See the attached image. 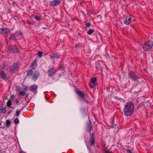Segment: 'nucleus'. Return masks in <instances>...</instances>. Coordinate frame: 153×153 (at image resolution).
<instances>
[{"instance_id":"nucleus-38","label":"nucleus","mask_w":153,"mask_h":153,"mask_svg":"<svg viewBox=\"0 0 153 153\" xmlns=\"http://www.w3.org/2000/svg\"><path fill=\"white\" fill-rule=\"evenodd\" d=\"M19 153H25L24 151H21Z\"/></svg>"},{"instance_id":"nucleus-16","label":"nucleus","mask_w":153,"mask_h":153,"mask_svg":"<svg viewBox=\"0 0 153 153\" xmlns=\"http://www.w3.org/2000/svg\"><path fill=\"white\" fill-rule=\"evenodd\" d=\"M51 58L53 59H54L56 58H59V56L57 55H55L53 53H52L50 55Z\"/></svg>"},{"instance_id":"nucleus-24","label":"nucleus","mask_w":153,"mask_h":153,"mask_svg":"<svg viewBox=\"0 0 153 153\" xmlns=\"http://www.w3.org/2000/svg\"><path fill=\"white\" fill-rule=\"evenodd\" d=\"M33 73V71L31 70H30L27 72V75L28 76H30L32 75Z\"/></svg>"},{"instance_id":"nucleus-5","label":"nucleus","mask_w":153,"mask_h":153,"mask_svg":"<svg viewBox=\"0 0 153 153\" xmlns=\"http://www.w3.org/2000/svg\"><path fill=\"white\" fill-rule=\"evenodd\" d=\"M95 135V133L94 132H92L91 134V139L90 140V145L91 146H94L95 145V139L94 138V136Z\"/></svg>"},{"instance_id":"nucleus-9","label":"nucleus","mask_w":153,"mask_h":153,"mask_svg":"<svg viewBox=\"0 0 153 153\" xmlns=\"http://www.w3.org/2000/svg\"><path fill=\"white\" fill-rule=\"evenodd\" d=\"M49 3L51 6H56L60 3V1L59 0H54L51 1Z\"/></svg>"},{"instance_id":"nucleus-40","label":"nucleus","mask_w":153,"mask_h":153,"mask_svg":"<svg viewBox=\"0 0 153 153\" xmlns=\"http://www.w3.org/2000/svg\"><path fill=\"white\" fill-rule=\"evenodd\" d=\"M27 22L28 23H29V22L28 21Z\"/></svg>"},{"instance_id":"nucleus-19","label":"nucleus","mask_w":153,"mask_h":153,"mask_svg":"<svg viewBox=\"0 0 153 153\" xmlns=\"http://www.w3.org/2000/svg\"><path fill=\"white\" fill-rule=\"evenodd\" d=\"M10 120H7L6 121V125L7 127H9L10 125Z\"/></svg>"},{"instance_id":"nucleus-2","label":"nucleus","mask_w":153,"mask_h":153,"mask_svg":"<svg viewBox=\"0 0 153 153\" xmlns=\"http://www.w3.org/2000/svg\"><path fill=\"white\" fill-rule=\"evenodd\" d=\"M153 45V42L151 41H149L145 43L144 45H143V50L146 51L149 47H152Z\"/></svg>"},{"instance_id":"nucleus-32","label":"nucleus","mask_w":153,"mask_h":153,"mask_svg":"<svg viewBox=\"0 0 153 153\" xmlns=\"http://www.w3.org/2000/svg\"><path fill=\"white\" fill-rule=\"evenodd\" d=\"M91 25V23L90 22H88L86 24V26L87 27H90Z\"/></svg>"},{"instance_id":"nucleus-23","label":"nucleus","mask_w":153,"mask_h":153,"mask_svg":"<svg viewBox=\"0 0 153 153\" xmlns=\"http://www.w3.org/2000/svg\"><path fill=\"white\" fill-rule=\"evenodd\" d=\"M34 18L37 21H39L41 20V17L38 16H36L34 17Z\"/></svg>"},{"instance_id":"nucleus-11","label":"nucleus","mask_w":153,"mask_h":153,"mask_svg":"<svg viewBox=\"0 0 153 153\" xmlns=\"http://www.w3.org/2000/svg\"><path fill=\"white\" fill-rule=\"evenodd\" d=\"M9 49L10 50V51L13 52H18V50L15 45H13L10 46L9 47Z\"/></svg>"},{"instance_id":"nucleus-1","label":"nucleus","mask_w":153,"mask_h":153,"mask_svg":"<svg viewBox=\"0 0 153 153\" xmlns=\"http://www.w3.org/2000/svg\"><path fill=\"white\" fill-rule=\"evenodd\" d=\"M134 106L131 102L127 103L124 108V112L126 116H131L134 113Z\"/></svg>"},{"instance_id":"nucleus-22","label":"nucleus","mask_w":153,"mask_h":153,"mask_svg":"<svg viewBox=\"0 0 153 153\" xmlns=\"http://www.w3.org/2000/svg\"><path fill=\"white\" fill-rule=\"evenodd\" d=\"M94 32V30L92 29H90L87 32V34L89 35H91Z\"/></svg>"},{"instance_id":"nucleus-21","label":"nucleus","mask_w":153,"mask_h":153,"mask_svg":"<svg viewBox=\"0 0 153 153\" xmlns=\"http://www.w3.org/2000/svg\"><path fill=\"white\" fill-rule=\"evenodd\" d=\"M96 82L97 78L96 77H94L91 78V82L95 84Z\"/></svg>"},{"instance_id":"nucleus-10","label":"nucleus","mask_w":153,"mask_h":153,"mask_svg":"<svg viewBox=\"0 0 153 153\" xmlns=\"http://www.w3.org/2000/svg\"><path fill=\"white\" fill-rule=\"evenodd\" d=\"M87 129L88 131L89 132L90 135H91V131L92 130V126H91V123L90 121L87 123Z\"/></svg>"},{"instance_id":"nucleus-8","label":"nucleus","mask_w":153,"mask_h":153,"mask_svg":"<svg viewBox=\"0 0 153 153\" xmlns=\"http://www.w3.org/2000/svg\"><path fill=\"white\" fill-rule=\"evenodd\" d=\"M38 86L36 85H31L30 88V90L33 93L36 94V93Z\"/></svg>"},{"instance_id":"nucleus-4","label":"nucleus","mask_w":153,"mask_h":153,"mask_svg":"<svg viewBox=\"0 0 153 153\" xmlns=\"http://www.w3.org/2000/svg\"><path fill=\"white\" fill-rule=\"evenodd\" d=\"M19 66L18 63H14L11 67L10 69V72L11 73L14 72L16 70L18 69Z\"/></svg>"},{"instance_id":"nucleus-14","label":"nucleus","mask_w":153,"mask_h":153,"mask_svg":"<svg viewBox=\"0 0 153 153\" xmlns=\"http://www.w3.org/2000/svg\"><path fill=\"white\" fill-rule=\"evenodd\" d=\"M16 40L20 39L22 38V34L20 32H17L15 33Z\"/></svg>"},{"instance_id":"nucleus-6","label":"nucleus","mask_w":153,"mask_h":153,"mask_svg":"<svg viewBox=\"0 0 153 153\" xmlns=\"http://www.w3.org/2000/svg\"><path fill=\"white\" fill-rule=\"evenodd\" d=\"M129 76L131 79L134 81H137L139 79L133 72H131L130 73Z\"/></svg>"},{"instance_id":"nucleus-33","label":"nucleus","mask_w":153,"mask_h":153,"mask_svg":"<svg viewBox=\"0 0 153 153\" xmlns=\"http://www.w3.org/2000/svg\"><path fill=\"white\" fill-rule=\"evenodd\" d=\"M4 34L3 32L2 29H0V34Z\"/></svg>"},{"instance_id":"nucleus-3","label":"nucleus","mask_w":153,"mask_h":153,"mask_svg":"<svg viewBox=\"0 0 153 153\" xmlns=\"http://www.w3.org/2000/svg\"><path fill=\"white\" fill-rule=\"evenodd\" d=\"M76 93L80 97V100L81 102H84L86 99H85V97L84 94L80 90H77Z\"/></svg>"},{"instance_id":"nucleus-34","label":"nucleus","mask_w":153,"mask_h":153,"mask_svg":"<svg viewBox=\"0 0 153 153\" xmlns=\"http://www.w3.org/2000/svg\"><path fill=\"white\" fill-rule=\"evenodd\" d=\"M126 151L128 153H132L128 149H127L126 150Z\"/></svg>"},{"instance_id":"nucleus-25","label":"nucleus","mask_w":153,"mask_h":153,"mask_svg":"<svg viewBox=\"0 0 153 153\" xmlns=\"http://www.w3.org/2000/svg\"><path fill=\"white\" fill-rule=\"evenodd\" d=\"M89 85L91 88H93L95 85V84L91 82L89 83Z\"/></svg>"},{"instance_id":"nucleus-35","label":"nucleus","mask_w":153,"mask_h":153,"mask_svg":"<svg viewBox=\"0 0 153 153\" xmlns=\"http://www.w3.org/2000/svg\"><path fill=\"white\" fill-rule=\"evenodd\" d=\"M84 102H85L87 104L88 103H89V102L86 99V100H85Z\"/></svg>"},{"instance_id":"nucleus-41","label":"nucleus","mask_w":153,"mask_h":153,"mask_svg":"<svg viewBox=\"0 0 153 153\" xmlns=\"http://www.w3.org/2000/svg\"><path fill=\"white\" fill-rule=\"evenodd\" d=\"M123 0V1H125V0Z\"/></svg>"},{"instance_id":"nucleus-29","label":"nucleus","mask_w":153,"mask_h":153,"mask_svg":"<svg viewBox=\"0 0 153 153\" xmlns=\"http://www.w3.org/2000/svg\"><path fill=\"white\" fill-rule=\"evenodd\" d=\"M0 110L1 111V112L3 113H5L6 112V109L5 108L1 109Z\"/></svg>"},{"instance_id":"nucleus-18","label":"nucleus","mask_w":153,"mask_h":153,"mask_svg":"<svg viewBox=\"0 0 153 153\" xmlns=\"http://www.w3.org/2000/svg\"><path fill=\"white\" fill-rule=\"evenodd\" d=\"M15 36V33H13L10 35L9 39L11 40H16Z\"/></svg>"},{"instance_id":"nucleus-37","label":"nucleus","mask_w":153,"mask_h":153,"mask_svg":"<svg viewBox=\"0 0 153 153\" xmlns=\"http://www.w3.org/2000/svg\"><path fill=\"white\" fill-rule=\"evenodd\" d=\"M105 153H112L109 151H107L105 152Z\"/></svg>"},{"instance_id":"nucleus-27","label":"nucleus","mask_w":153,"mask_h":153,"mask_svg":"<svg viewBox=\"0 0 153 153\" xmlns=\"http://www.w3.org/2000/svg\"><path fill=\"white\" fill-rule=\"evenodd\" d=\"M25 92L22 91H20L19 92V95L22 96H23L25 94Z\"/></svg>"},{"instance_id":"nucleus-15","label":"nucleus","mask_w":153,"mask_h":153,"mask_svg":"<svg viewBox=\"0 0 153 153\" xmlns=\"http://www.w3.org/2000/svg\"><path fill=\"white\" fill-rule=\"evenodd\" d=\"M37 66V61L36 60H35L32 63L31 65V68L32 69H34Z\"/></svg>"},{"instance_id":"nucleus-39","label":"nucleus","mask_w":153,"mask_h":153,"mask_svg":"<svg viewBox=\"0 0 153 153\" xmlns=\"http://www.w3.org/2000/svg\"><path fill=\"white\" fill-rule=\"evenodd\" d=\"M114 125H112L111 126V127H112V128H113V127H114Z\"/></svg>"},{"instance_id":"nucleus-26","label":"nucleus","mask_w":153,"mask_h":153,"mask_svg":"<svg viewBox=\"0 0 153 153\" xmlns=\"http://www.w3.org/2000/svg\"><path fill=\"white\" fill-rule=\"evenodd\" d=\"M14 122L16 124H17L19 123V120L18 118H16L14 120Z\"/></svg>"},{"instance_id":"nucleus-7","label":"nucleus","mask_w":153,"mask_h":153,"mask_svg":"<svg viewBox=\"0 0 153 153\" xmlns=\"http://www.w3.org/2000/svg\"><path fill=\"white\" fill-rule=\"evenodd\" d=\"M56 72L55 70L53 68H50L48 71V73L49 76H52Z\"/></svg>"},{"instance_id":"nucleus-36","label":"nucleus","mask_w":153,"mask_h":153,"mask_svg":"<svg viewBox=\"0 0 153 153\" xmlns=\"http://www.w3.org/2000/svg\"><path fill=\"white\" fill-rule=\"evenodd\" d=\"M27 90V87H25L23 89V90L26 91Z\"/></svg>"},{"instance_id":"nucleus-17","label":"nucleus","mask_w":153,"mask_h":153,"mask_svg":"<svg viewBox=\"0 0 153 153\" xmlns=\"http://www.w3.org/2000/svg\"><path fill=\"white\" fill-rule=\"evenodd\" d=\"M1 77L4 79H6V77L3 71H1Z\"/></svg>"},{"instance_id":"nucleus-30","label":"nucleus","mask_w":153,"mask_h":153,"mask_svg":"<svg viewBox=\"0 0 153 153\" xmlns=\"http://www.w3.org/2000/svg\"><path fill=\"white\" fill-rule=\"evenodd\" d=\"M42 52L41 51H39L38 52V54L39 56L40 57H42Z\"/></svg>"},{"instance_id":"nucleus-13","label":"nucleus","mask_w":153,"mask_h":153,"mask_svg":"<svg viewBox=\"0 0 153 153\" xmlns=\"http://www.w3.org/2000/svg\"><path fill=\"white\" fill-rule=\"evenodd\" d=\"M131 18L129 16H127L125 19V23L127 25H129L131 22Z\"/></svg>"},{"instance_id":"nucleus-20","label":"nucleus","mask_w":153,"mask_h":153,"mask_svg":"<svg viewBox=\"0 0 153 153\" xmlns=\"http://www.w3.org/2000/svg\"><path fill=\"white\" fill-rule=\"evenodd\" d=\"M2 29L4 33H7L10 31V30L8 29L2 28Z\"/></svg>"},{"instance_id":"nucleus-31","label":"nucleus","mask_w":153,"mask_h":153,"mask_svg":"<svg viewBox=\"0 0 153 153\" xmlns=\"http://www.w3.org/2000/svg\"><path fill=\"white\" fill-rule=\"evenodd\" d=\"M21 111H17L16 112V113L15 115L17 116V117H18L19 114H20Z\"/></svg>"},{"instance_id":"nucleus-12","label":"nucleus","mask_w":153,"mask_h":153,"mask_svg":"<svg viewBox=\"0 0 153 153\" xmlns=\"http://www.w3.org/2000/svg\"><path fill=\"white\" fill-rule=\"evenodd\" d=\"M39 76V72L38 71H36L35 73L33 75L32 79L34 81H36L38 78Z\"/></svg>"},{"instance_id":"nucleus-28","label":"nucleus","mask_w":153,"mask_h":153,"mask_svg":"<svg viewBox=\"0 0 153 153\" xmlns=\"http://www.w3.org/2000/svg\"><path fill=\"white\" fill-rule=\"evenodd\" d=\"M11 99L9 100L7 102V105L9 106L10 107V105H11Z\"/></svg>"}]
</instances>
